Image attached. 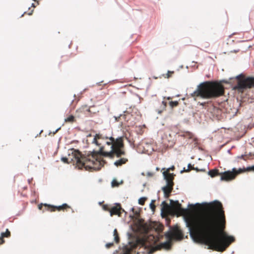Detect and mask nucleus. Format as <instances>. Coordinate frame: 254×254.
Segmentation results:
<instances>
[{"label": "nucleus", "mask_w": 254, "mask_h": 254, "mask_svg": "<svg viewBox=\"0 0 254 254\" xmlns=\"http://www.w3.org/2000/svg\"><path fill=\"white\" fill-rule=\"evenodd\" d=\"M174 73V71H168V72L166 74H163V76L165 78H169L172 76L173 74Z\"/></svg>", "instance_id": "b1692460"}, {"label": "nucleus", "mask_w": 254, "mask_h": 254, "mask_svg": "<svg viewBox=\"0 0 254 254\" xmlns=\"http://www.w3.org/2000/svg\"><path fill=\"white\" fill-rule=\"evenodd\" d=\"M75 121V118L72 115H70L64 119L65 122L73 123Z\"/></svg>", "instance_id": "5701e85b"}, {"label": "nucleus", "mask_w": 254, "mask_h": 254, "mask_svg": "<svg viewBox=\"0 0 254 254\" xmlns=\"http://www.w3.org/2000/svg\"><path fill=\"white\" fill-rule=\"evenodd\" d=\"M155 243L154 237L152 235H150L143 242L142 248L146 250V252L148 254H152L159 249V247L154 246Z\"/></svg>", "instance_id": "423d86ee"}, {"label": "nucleus", "mask_w": 254, "mask_h": 254, "mask_svg": "<svg viewBox=\"0 0 254 254\" xmlns=\"http://www.w3.org/2000/svg\"><path fill=\"white\" fill-rule=\"evenodd\" d=\"M208 174L211 177H214L217 175H218L219 173L217 170H211L208 172Z\"/></svg>", "instance_id": "412c9836"}, {"label": "nucleus", "mask_w": 254, "mask_h": 254, "mask_svg": "<svg viewBox=\"0 0 254 254\" xmlns=\"http://www.w3.org/2000/svg\"><path fill=\"white\" fill-rule=\"evenodd\" d=\"M166 238L170 241L173 240H181L183 238V234L178 226L174 227L171 231L166 233Z\"/></svg>", "instance_id": "0eeeda50"}, {"label": "nucleus", "mask_w": 254, "mask_h": 254, "mask_svg": "<svg viewBox=\"0 0 254 254\" xmlns=\"http://www.w3.org/2000/svg\"><path fill=\"white\" fill-rule=\"evenodd\" d=\"M105 140V144L112 147L114 141V138L112 136L108 137V139H106Z\"/></svg>", "instance_id": "aec40b11"}, {"label": "nucleus", "mask_w": 254, "mask_h": 254, "mask_svg": "<svg viewBox=\"0 0 254 254\" xmlns=\"http://www.w3.org/2000/svg\"><path fill=\"white\" fill-rule=\"evenodd\" d=\"M108 136L104 135L102 133H97L94 136L92 142L93 143H95L96 145L99 146L100 148L101 146H103V145H101V143H100L98 140L100 139L105 140L106 139H108Z\"/></svg>", "instance_id": "9b49d317"}, {"label": "nucleus", "mask_w": 254, "mask_h": 254, "mask_svg": "<svg viewBox=\"0 0 254 254\" xmlns=\"http://www.w3.org/2000/svg\"><path fill=\"white\" fill-rule=\"evenodd\" d=\"M237 84L234 87V89L239 92H243L245 89L254 87V77L245 78L243 75L237 76Z\"/></svg>", "instance_id": "39448f33"}, {"label": "nucleus", "mask_w": 254, "mask_h": 254, "mask_svg": "<svg viewBox=\"0 0 254 254\" xmlns=\"http://www.w3.org/2000/svg\"><path fill=\"white\" fill-rule=\"evenodd\" d=\"M174 184H167L166 186L162 188V190L164 192V197L168 198L170 196V193L172 191Z\"/></svg>", "instance_id": "ddd939ff"}, {"label": "nucleus", "mask_w": 254, "mask_h": 254, "mask_svg": "<svg viewBox=\"0 0 254 254\" xmlns=\"http://www.w3.org/2000/svg\"><path fill=\"white\" fill-rule=\"evenodd\" d=\"M33 10H32L30 13H29L28 14L31 15L32 14V12H33Z\"/></svg>", "instance_id": "c9c22d12"}, {"label": "nucleus", "mask_w": 254, "mask_h": 254, "mask_svg": "<svg viewBox=\"0 0 254 254\" xmlns=\"http://www.w3.org/2000/svg\"><path fill=\"white\" fill-rule=\"evenodd\" d=\"M111 206L108 204H104L102 206L103 209L105 211H109L110 212V209Z\"/></svg>", "instance_id": "bb28decb"}, {"label": "nucleus", "mask_w": 254, "mask_h": 254, "mask_svg": "<svg viewBox=\"0 0 254 254\" xmlns=\"http://www.w3.org/2000/svg\"><path fill=\"white\" fill-rule=\"evenodd\" d=\"M69 158L66 157L62 158V161L65 163L70 162L75 163L79 169H82L84 167L86 170L93 169V167H90L92 166L91 162L92 158H91V154L88 155L87 157H84L78 150L72 149L71 154H69Z\"/></svg>", "instance_id": "20e7f679"}, {"label": "nucleus", "mask_w": 254, "mask_h": 254, "mask_svg": "<svg viewBox=\"0 0 254 254\" xmlns=\"http://www.w3.org/2000/svg\"><path fill=\"white\" fill-rule=\"evenodd\" d=\"M32 6L35 7L34 3H32Z\"/></svg>", "instance_id": "e433bc0d"}, {"label": "nucleus", "mask_w": 254, "mask_h": 254, "mask_svg": "<svg viewBox=\"0 0 254 254\" xmlns=\"http://www.w3.org/2000/svg\"><path fill=\"white\" fill-rule=\"evenodd\" d=\"M110 151H106L105 146H103L99 148L98 151H94L91 152L92 166H90V167H93L96 171L100 170L106 163L103 159L102 156L113 158L115 156L117 158H120L122 156L125 155L126 151L124 149L123 138L119 137L116 139L114 138L113 145L112 147H110Z\"/></svg>", "instance_id": "f03ea898"}, {"label": "nucleus", "mask_w": 254, "mask_h": 254, "mask_svg": "<svg viewBox=\"0 0 254 254\" xmlns=\"http://www.w3.org/2000/svg\"><path fill=\"white\" fill-rule=\"evenodd\" d=\"M161 211L162 213L169 214L172 211L171 205H169L166 201H164L161 204Z\"/></svg>", "instance_id": "2eb2a0df"}, {"label": "nucleus", "mask_w": 254, "mask_h": 254, "mask_svg": "<svg viewBox=\"0 0 254 254\" xmlns=\"http://www.w3.org/2000/svg\"><path fill=\"white\" fill-rule=\"evenodd\" d=\"M146 200H147L146 197H141L138 200V203L141 205H143Z\"/></svg>", "instance_id": "393cba45"}, {"label": "nucleus", "mask_w": 254, "mask_h": 254, "mask_svg": "<svg viewBox=\"0 0 254 254\" xmlns=\"http://www.w3.org/2000/svg\"><path fill=\"white\" fill-rule=\"evenodd\" d=\"M113 245L114 244L113 243H107L106 245V247L107 248H110L112 247L113 246Z\"/></svg>", "instance_id": "2f4dec72"}, {"label": "nucleus", "mask_w": 254, "mask_h": 254, "mask_svg": "<svg viewBox=\"0 0 254 254\" xmlns=\"http://www.w3.org/2000/svg\"><path fill=\"white\" fill-rule=\"evenodd\" d=\"M124 211V210L122 208L121 204L116 203L115 205L111 206L110 213L111 216L114 215H118L119 216H121Z\"/></svg>", "instance_id": "9d476101"}, {"label": "nucleus", "mask_w": 254, "mask_h": 254, "mask_svg": "<svg viewBox=\"0 0 254 254\" xmlns=\"http://www.w3.org/2000/svg\"><path fill=\"white\" fill-rule=\"evenodd\" d=\"M241 169L237 171L235 169H233L232 171H226L223 173L221 175V180L225 181H230L234 180L237 175L242 172Z\"/></svg>", "instance_id": "1a4fd4ad"}, {"label": "nucleus", "mask_w": 254, "mask_h": 254, "mask_svg": "<svg viewBox=\"0 0 254 254\" xmlns=\"http://www.w3.org/2000/svg\"><path fill=\"white\" fill-rule=\"evenodd\" d=\"M248 171H254V166H253L252 167H248L247 168Z\"/></svg>", "instance_id": "473e14b6"}, {"label": "nucleus", "mask_w": 254, "mask_h": 254, "mask_svg": "<svg viewBox=\"0 0 254 254\" xmlns=\"http://www.w3.org/2000/svg\"><path fill=\"white\" fill-rule=\"evenodd\" d=\"M169 104L171 107L173 108L179 105V103L178 101H171Z\"/></svg>", "instance_id": "cd10ccee"}, {"label": "nucleus", "mask_w": 254, "mask_h": 254, "mask_svg": "<svg viewBox=\"0 0 254 254\" xmlns=\"http://www.w3.org/2000/svg\"><path fill=\"white\" fill-rule=\"evenodd\" d=\"M165 179L166 180L167 184H174L173 180L174 176L173 174H170L168 172H164L163 173Z\"/></svg>", "instance_id": "dca6fc26"}, {"label": "nucleus", "mask_w": 254, "mask_h": 254, "mask_svg": "<svg viewBox=\"0 0 254 254\" xmlns=\"http://www.w3.org/2000/svg\"><path fill=\"white\" fill-rule=\"evenodd\" d=\"M224 94V88L222 84L215 81H205L199 84L190 95L195 100L198 97L211 99L220 97Z\"/></svg>", "instance_id": "7ed1b4c3"}, {"label": "nucleus", "mask_w": 254, "mask_h": 254, "mask_svg": "<svg viewBox=\"0 0 254 254\" xmlns=\"http://www.w3.org/2000/svg\"><path fill=\"white\" fill-rule=\"evenodd\" d=\"M205 104V103H200V105L202 106H204Z\"/></svg>", "instance_id": "f704fd0d"}, {"label": "nucleus", "mask_w": 254, "mask_h": 254, "mask_svg": "<svg viewBox=\"0 0 254 254\" xmlns=\"http://www.w3.org/2000/svg\"><path fill=\"white\" fill-rule=\"evenodd\" d=\"M127 161L128 159L127 158L123 157L115 161L114 162V165L117 167L121 166L123 164H126Z\"/></svg>", "instance_id": "f3484780"}, {"label": "nucleus", "mask_w": 254, "mask_h": 254, "mask_svg": "<svg viewBox=\"0 0 254 254\" xmlns=\"http://www.w3.org/2000/svg\"><path fill=\"white\" fill-rule=\"evenodd\" d=\"M87 110L88 112H90V109H88Z\"/></svg>", "instance_id": "4c0bfd02"}, {"label": "nucleus", "mask_w": 254, "mask_h": 254, "mask_svg": "<svg viewBox=\"0 0 254 254\" xmlns=\"http://www.w3.org/2000/svg\"><path fill=\"white\" fill-rule=\"evenodd\" d=\"M163 245L165 247H170V242H168V243H165L163 244Z\"/></svg>", "instance_id": "72a5a7b5"}, {"label": "nucleus", "mask_w": 254, "mask_h": 254, "mask_svg": "<svg viewBox=\"0 0 254 254\" xmlns=\"http://www.w3.org/2000/svg\"><path fill=\"white\" fill-rule=\"evenodd\" d=\"M171 204V210H174L177 212H184L186 210L182 208V206L179 202L177 201H173L172 200H170Z\"/></svg>", "instance_id": "f8f14e48"}, {"label": "nucleus", "mask_w": 254, "mask_h": 254, "mask_svg": "<svg viewBox=\"0 0 254 254\" xmlns=\"http://www.w3.org/2000/svg\"><path fill=\"white\" fill-rule=\"evenodd\" d=\"M10 236V232L8 230L6 229L5 232L1 233V236H0V245L3 244L4 242V241L3 239V237H9Z\"/></svg>", "instance_id": "a211bd4d"}, {"label": "nucleus", "mask_w": 254, "mask_h": 254, "mask_svg": "<svg viewBox=\"0 0 254 254\" xmlns=\"http://www.w3.org/2000/svg\"><path fill=\"white\" fill-rule=\"evenodd\" d=\"M130 115L127 113L125 112L124 114L121 115L120 116L115 117V120L117 122H121L122 124L124 122H128L130 119Z\"/></svg>", "instance_id": "4468645a"}, {"label": "nucleus", "mask_w": 254, "mask_h": 254, "mask_svg": "<svg viewBox=\"0 0 254 254\" xmlns=\"http://www.w3.org/2000/svg\"><path fill=\"white\" fill-rule=\"evenodd\" d=\"M114 239L117 243H119L120 242V238L118 233L117 229H115L114 231Z\"/></svg>", "instance_id": "4be33fe9"}, {"label": "nucleus", "mask_w": 254, "mask_h": 254, "mask_svg": "<svg viewBox=\"0 0 254 254\" xmlns=\"http://www.w3.org/2000/svg\"><path fill=\"white\" fill-rule=\"evenodd\" d=\"M194 167L192 166L190 164H188V169L187 170H186V172H189L190 171V170H192V168H193Z\"/></svg>", "instance_id": "7c9ffc66"}, {"label": "nucleus", "mask_w": 254, "mask_h": 254, "mask_svg": "<svg viewBox=\"0 0 254 254\" xmlns=\"http://www.w3.org/2000/svg\"><path fill=\"white\" fill-rule=\"evenodd\" d=\"M192 170H196L197 172H205V169H199L197 167H195V168L193 167L192 168Z\"/></svg>", "instance_id": "c756f323"}, {"label": "nucleus", "mask_w": 254, "mask_h": 254, "mask_svg": "<svg viewBox=\"0 0 254 254\" xmlns=\"http://www.w3.org/2000/svg\"><path fill=\"white\" fill-rule=\"evenodd\" d=\"M190 206L202 211L199 213H189L185 217L190 236L194 240L203 243L210 249L221 252L235 241L233 236L224 231L225 216L220 202Z\"/></svg>", "instance_id": "f257e3e1"}, {"label": "nucleus", "mask_w": 254, "mask_h": 254, "mask_svg": "<svg viewBox=\"0 0 254 254\" xmlns=\"http://www.w3.org/2000/svg\"><path fill=\"white\" fill-rule=\"evenodd\" d=\"M59 129H57L56 131V132H57Z\"/></svg>", "instance_id": "58836bf2"}, {"label": "nucleus", "mask_w": 254, "mask_h": 254, "mask_svg": "<svg viewBox=\"0 0 254 254\" xmlns=\"http://www.w3.org/2000/svg\"><path fill=\"white\" fill-rule=\"evenodd\" d=\"M112 187H118L119 186V183L117 180H114L112 182Z\"/></svg>", "instance_id": "c85d7f7f"}, {"label": "nucleus", "mask_w": 254, "mask_h": 254, "mask_svg": "<svg viewBox=\"0 0 254 254\" xmlns=\"http://www.w3.org/2000/svg\"><path fill=\"white\" fill-rule=\"evenodd\" d=\"M155 202V200H152L151 203H150V207L152 211L153 212L155 211L156 208Z\"/></svg>", "instance_id": "a878e982"}, {"label": "nucleus", "mask_w": 254, "mask_h": 254, "mask_svg": "<svg viewBox=\"0 0 254 254\" xmlns=\"http://www.w3.org/2000/svg\"><path fill=\"white\" fill-rule=\"evenodd\" d=\"M136 247V246H134L133 247L126 246L123 250V254H131L133 249Z\"/></svg>", "instance_id": "6ab92c4d"}, {"label": "nucleus", "mask_w": 254, "mask_h": 254, "mask_svg": "<svg viewBox=\"0 0 254 254\" xmlns=\"http://www.w3.org/2000/svg\"><path fill=\"white\" fill-rule=\"evenodd\" d=\"M44 206L45 207L44 211H49L51 212L55 211L56 210H58L59 211H67V209H70V207L68 206L67 204L64 203L62 205L56 206L54 205H52L47 204H44ZM43 205L42 204H40L38 205V208L40 210H42L43 208Z\"/></svg>", "instance_id": "6e6552de"}]
</instances>
